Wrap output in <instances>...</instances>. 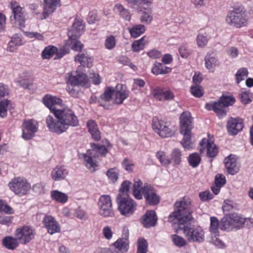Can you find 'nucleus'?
Here are the masks:
<instances>
[{"instance_id": "f257e3e1", "label": "nucleus", "mask_w": 253, "mask_h": 253, "mask_svg": "<svg viewBox=\"0 0 253 253\" xmlns=\"http://www.w3.org/2000/svg\"><path fill=\"white\" fill-rule=\"evenodd\" d=\"M43 104L53 114L56 120L48 115L46 124L49 130L58 134L66 132L69 127L79 125V120L71 109L65 106L62 99L56 96L46 94L43 98Z\"/></svg>"}, {"instance_id": "f03ea898", "label": "nucleus", "mask_w": 253, "mask_h": 253, "mask_svg": "<svg viewBox=\"0 0 253 253\" xmlns=\"http://www.w3.org/2000/svg\"><path fill=\"white\" fill-rule=\"evenodd\" d=\"M174 207V211L169 216V222L177 223L179 226L191 220L192 211L190 202L184 200L176 201Z\"/></svg>"}, {"instance_id": "7ed1b4c3", "label": "nucleus", "mask_w": 253, "mask_h": 253, "mask_svg": "<svg viewBox=\"0 0 253 253\" xmlns=\"http://www.w3.org/2000/svg\"><path fill=\"white\" fill-rule=\"evenodd\" d=\"M108 153V150L103 145H99L93 143L91 144V149L87 151L86 153L82 154L85 166L91 171H95V168L98 167V162L96 159L99 155L105 156Z\"/></svg>"}, {"instance_id": "20e7f679", "label": "nucleus", "mask_w": 253, "mask_h": 253, "mask_svg": "<svg viewBox=\"0 0 253 253\" xmlns=\"http://www.w3.org/2000/svg\"><path fill=\"white\" fill-rule=\"evenodd\" d=\"M181 230L185 237L189 242L201 243L204 241L205 235L203 229L200 227H192L188 223L178 226L177 231Z\"/></svg>"}, {"instance_id": "39448f33", "label": "nucleus", "mask_w": 253, "mask_h": 253, "mask_svg": "<svg viewBox=\"0 0 253 253\" xmlns=\"http://www.w3.org/2000/svg\"><path fill=\"white\" fill-rule=\"evenodd\" d=\"M152 128L154 131L162 138L172 137L175 131L170 127V123L165 122L158 117H154L152 120Z\"/></svg>"}, {"instance_id": "423d86ee", "label": "nucleus", "mask_w": 253, "mask_h": 253, "mask_svg": "<svg viewBox=\"0 0 253 253\" xmlns=\"http://www.w3.org/2000/svg\"><path fill=\"white\" fill-rule=\"evenodd\" d=\"M226 22L237 28L245 26L247 19L244 12L240 8H235L230 11L226 18Z\"/></svg>"}, {"instance_id": "0eeeda50", "label": "nucleus", "mask_w": 253, "mask_h": 253, "mask_svg": "<svg viewBox=\"0 0 253 253\" xmlns=\"http://www.w3.org/2000/svg\"><path fill=\"white\" fill-rule=\"evenodd\" d=\"M117 203L118 209L122 215L128 216L131 215L136 209V203L128 196L122 197L121 194L118 195Z\"/></svg>"}, {"instance_id": "6e6552de", "label": "nucleus", "mask_w": 253, "mask_h": 253, "mask_svg": "<svg viewBox=\"0 0 253 253\" xmlns=\"http://www.w3.org/2000/svg\"><path fill=\"white\" fill-rule=\"evenodd\" d=\"M10 8L12 14L10 17V21H13L15 24L18 25L19 28L22 29L25 27L26 20V14L24 9L15 1L10 3Z\"/></svg>"}, {"instance_id": "1a4fd4ad", "label": "nucleus", "mask_w": 253, "mask_h": 253, "mask_svg": "<svg viewBox=\"0 0 253 253\" xmlns=\"http://www.w3.org/2000/svg\"><path fill=\"white\" fill-rule=\"evenodd\" d=\"M99 214L104 217H113L114 212L113 210L111 197L109 195H102L98 201Z\"/></svg>"}, {"instance_id": "9d476101", "label": "nucleus", "mask_w": 253, "mask_h": 253, "mask_svg": "<svg viewBox=\"0 0 253 253\" xmlns=\"http://www.w3.org/2000/svg\"><path fill=\"white\" fill-rule=\"evenodd\" d=\"M9 187L16 195L20 196L26 194L31 188L27 180L20 177L13 178L9 183Z\"/></svg>"}, {"instance_id": "9b49d317", "label": "nucleus", "mask_w": 253, "mask_h": 253, "mask_svg": "<svg viewBox=\"0 0 253 253\" xmlns=\"http://www.w3.org/2000/svg\"><path fill=\"white\" fill-rule=\"evenodd\" d=\"M65 78L67 84L72 86L88 87L89 85L88 79L85 74L69 72L66 75Z\"/></svg>"}, {"instance_id": "f8f14e48", "label": "nucleus", "mask_w": 253, "mask_h": 253, "mask_svg": "<svg viewBox=\"0 0 253 253\" xmlns=\"http://www.w3.org/2000/svg\"><path fill=\"white\" fill-rule=\"evenodd\" d=\"M142 193L147 204L156 205L160 202V197L157 194L155 190L150 185L145 184L142 189Z\"/></svg>"}, {"instance_id": "ddd939ff", "label": "nucleus", "mask_w": 253, "mask_h": 253, "mask_svg": "<svg viewBox=\"0 0 253 253\" xmlns=\"http://www.w3.org/2000/svg\"><path fill=\"white\" fill-rule=\"evenodd\" d=\"M200 151L204 153L206 150L207 155L211 158L215 157L218 153V148L211 139L203 138L200 143Z\"/></svg>"}, {"instance_id": "4468645a", "label": "nucleus", "mask_w": 253, "mask_h": 253, "mask_svg": "<svg viewBox=\"0 0 253 253\" xmlns=\"http://www.w3.org/2000/svg\"><path fill=\"white\" fill-rule=\"evenodd\" d=\"M14 235L17 238L19 242L22 244L29 243L32 235V229L30 226H23L17 228L14 232Z\"/></svg>"}, {"instance_id": "2eb2a0df", "label": "nucleus", "mask_w": 253, "mask_h": 253, "mask_svg": "<svg viewBox=\"0 0 253 253\" xmlns=\"http://www.w3.org/2000/svg\"><path fill=\"white\" fill-rule=\"evenodd\" d=\"M114 89V103L118 105L121 104L128 97L129 91L125 85L121 84H117Z\"/></svg>"}, {"instance_id": "dca6fc26", "label": "nucleus", "mask_w": 253, "mask_h": 253, "mask_svg": "<svg viewBox=\"0 0 253 253\" xmlns=\"http://www.w3.org/2000/svg\"><path fill=\"white\" fill-rule=\"evenodd\" d=\"M179 119L180 131H191L193 127L191 113L187 111L183 112Z\"/></svg>"}, {"instance_id": "f3484780", "label": "nucleus", "mask_w": 253, "mask_h": 253, "mask_svg": "<svg viewBox=\"0 0 253 253\" xmlns=\"http://www.w3.org/2000/svg\"><path fill=\"white\" fill-rule=\"evenodd\" d=\"M43 221L44 226L50 234H53L60 231V225L53 217L50 215H46Z\"/></svg>"}, {"instance_id": "a211bd4d", "label": "nucleus", "mask_w": 253, "mask_h": 253, "mask_svg": "<svg viewBox=\"0 0 253 253\" xmlns=\"http://www.w3.org/2000/svg\"><path fill=\"white\" fill-rule=\"evenodd\" d=\"M44 8L43 12V18H46L50 14L53 13L58 7L60 6V0H44Z\"/></svg>"}, {"instance_id": "6ab92c4d", "label": "nucleus", "mask_w": 253, "mask_h": 253, "mask_svg": "<svg viewBox=\"0 0 253 253\" xmlns=\"http://www.w3.org/2000/svg\"><path fill=\"white\" fill-rule=\"evenodd\" d=\"M84 30V25L78 20H75L71 29L69 31L68 35L69 39L79 38Z\"/></svg>"}, {"instance_id": "aec40b11", "label": "nucleus", "mask_w": 253, "mask_h": 253, "mask_svg": "<svg viewBox=\"0 0 253 253\" xmlns=\"http://www.w3.org/2000/svg\"><path fill=\"white\" fill-rule=\"evenodd\" d=\"M243 124L241 121L231 118L227 123V129L231 135H236L243 128Z\"/></svg>"}, {"instance_id": "412c9836", "label": "nucleus", "mask_w": 253, "mask_h": 253, "mask_svg": "<svg viewBox=\"0 0 253 253\" xmlns=\"http://www.w3.org/2000/svg\"><path fill=\"white\" fill-rule=\"evenodd\" d=\"M157 221V215L153 211H148L143 216L142 223L146 228H148L155 225Z\"/></svg>"}, {"instance_id": "4be33fe9", "label": "nucleus", "mask_w": 253, "mask_h": 253, "mask_svg": "<svg viewBox=\"0 0 253 253\" xmlns=\"http://www.w3.org/2000/svg\"><path fill=\"white\" fill-rule=\"evenodd\" d=\"M116 250L114 253H125L129 248V241L127 238H119L114 244Z\"/></svg>"}, {"instance_id": "5701e85b", "label": "nucleus", "mask_w": 253, "mask_h": 253, "mask_svg": "<svg viewBox=\"0 0 253 253\" xmlns=\"http://www.w3.org/2000/svg\"><path fill=\"white\" fill-rule=\"evenodd\" d=\"M224 163L228 173L233 175L239 171L236 160L231 155L225 159Z\"/></svg>"}, {"instance_id": "b1692460", "label": "nucleus", "mask_w": 253, "mask_h": 253, "mask_svg": "<svg viewBox=\"0 0 253 253\" xmlns=\"http://www.w3.org/2000/svg\"><path fill=\"white\" fill-rule=\"evenodd\" d=\"M169 164H172L174 167L179 166L182 160V152L178 148L173 149L169 155Z\"/></svg>"}, {"instance_id": "393cba45", "label": "nucleus", "mask_w": 253, "mask_h": 253, "mask_svg": "<svg viewBox=\"0 0 253 253\" xmlns=\"http://www.w3.org/2000/svg\"><path fill=\"white\" fill-rule=\"evenodd\" d=\"M20 243L17 237L6 236L2 239V244L4 247L8 250L15 249Z\"/></svg>"}, {"instance_id": "a878e982", "label": "nucleus", "mask_w": 253, "mask_h": 253, "mask_svg": "<svg viewBox=\"0 0 253 253\" xmlns=\"http://www.w3.org/2000/svg\"><path fill=\"white\" fill-rule=\"evenodd\" d=\"M51 176L55 181L64 179L67 174L66 169L63 167H56L52 171Z\"/></svg>"}, {"instance_id": "bb28decb", "label": "nucleus", "mask_w": 253, "mask_h": 253, "mask_svg": "<svg viewBox=\"0 0 253 253\" xmlns=\"http://www.w3.org/2000/svg\"><path fill=\"white\" fill-rule=\"evenodd\" d=\"M87 126L93 138L96 140H99L101 138V135L95 122L91 120L88 121L87 123Z\"/></svg>"}, {"instance_id": "cd10ccee", "label": "nucleus", "mask_w": 253, "mask_h": 253, "mask_svg": "<svg viewBox=\"0 0 253 253\" xmlns=\"http://www.w3.org/2000/svg\"><path fill=\"white\" fill-rule=\"evenodd\" d=\"M115 89L112 86H107L105 88L104 93L101 95L100 99L98 100V103L100 106L104 107V105L101 102V101L109 102L114 95Z\"/></svg>"}, {"instance_id": "c85d7f7f", "label": "nucleus", "mask_w": 253, "mask_h": 253, "mask_svg": "<svg viewBox=\"0 0 253 253\" xmlns=\"http://www.w3.org/2000/svg\"><path fill=\"white\" fill-rule=\"evenodd\" d=\"M231 219L232 222V227L234 229L242 228L246 221V219L237 213L231 214Z\"/></svg>"}, {"instance_id": "c756f323", "label": "nucleus", "mask_w": 253, "mask_h": 253, "mask_svg": "<svg viewBox=\"0 0 253 253\" xmlns=\"http://www.w3.org/2000/svg\"><path fill=\"white\" fill-rule=\"evenodd\" d=\"M114 10L118 12L119 15L126 21H130L131 19V14L129 10L125 8L124 6L120 3L116 4L114 8Z\"/></svg>"}, {"instance_id": "7c9ffc66", "label": "nucleus", "mask_w": 253, "mask_h": 253, "mask_svg": "<svg viewBox=\"0 0 253 253\" xmlns=\"http://www.w3.org/2000/svg\"><path fill=\"white\" fill-rule=\"evenodd\" d=\"M75 61L84 67H90L91 65L92 59L88 55L82 53L75 56Z\"/></svg>"}, {"instance_id": "2f4dec72", "label": "nucleus", "mask_w": 253, "mask_h": 253, "mask_svg": "<svg viewBox=\"0 0 253 253\" xmlns=\"http://www.w3.org/2000/svg\"><path fill=\"white\" fill-rule=\"evenodd\" d=\"M134 183L133 186V195L134 197L137 199H141L142 198V182L138 178L134 180Z\"/></svg>"}, {"instance_id": "473e14b6", "label": "nucleus", "mask_w": 253, "mask_h": 253, "mask_svg": "<svg viewBox=\"0 0 253 253\" xmlns=\"http://www.w3.org/2000/svg\"><path fill=\"white\" fill-rule=\"evenodd\" d=\"M50 195L52 199L62 204L66 203L68 200V197L66 194L58 190L52 191Z\"/></svg>"}, {"instance_id": "72a5a7b5", "label": "nucleus", "mask_w": 253, "mask_h": 253, "mask_svg": "<svg viewBox=\"0 0 253 253\" xmlns=\"http://www.w3.org/2000/svg\"><path fill=\"white\" fill-rule=\"evenodd\" d=\"M22 137L25 140H29L32 138V121H25L23 124Z\"/></svg>"}, {"instance_id": "f704fd0d", "label": "nucleus", "mask_w": 253, "mask_h": 253, "mask_svg": "<svg viewBox=\"0 0 253 253\" xmlns=\"http://www.w3.org/2000/svg\"><path fill=\"white\" fill-rule=\"evenodd\" d=\"M183 135V138L181 144L185 149H190L193 148V143L191 141V131H180Z\"/></svg>"}, {"instance_id": "c9c22d12", "label": "nucleus", "mask_w": 253, "mask_h": 253, "mask_svg": "<svg viewBox=\"0 0 253 253\" xmlns=\"http://www.w3.org/2000/svg\"><path fill=\"white\" fill-rule=\"evenodd\" d=\"M169 71V68L159 62H155L152 69V72L156 75L159 74H166Z\"/></svg>"}, {"instance_id": "e433bc0d", "label": "nucleus", "mask_w": 253, "mask_h": 253, "mask_svg": "<svg viewBox=\"0 0 253 253\" xmlns=\"http://www.w3.org/2000/svg\"><path fill=\"white\" fill-rule=\"evenodd\" d=\"M231 219V214L224 216L220 223V228L222 230H232V222Z\"/></svg>"}, {"instance_id": "4c0bfd02", "label": "nucleus", "mask_w": 253, "mask_h": 253, "mask_svg": "<svg viewBox=\"0 0 253 253\" xmlns=\"http://www.w3.org/2000/svg\"><path fill=\"white\" fill-rule=\"evenodd\" d=\"M209 38L206 33L199 34L196 37V41L198 46L200 48L206 47L208 43Z\"/></svg>"}, {"instance_id": "58836bf2", "label": "nucleus", "mask_w": 253, "mask_h": 253, "mask_svg": "<svg viewBox=\"0 0 253 253\" xmlns=\"http://www.w3.org/2000/svg\"><path fill=\"white\" fill-rule=\"evenodd\" d=\"M30 79V74L27 75L26 73H24L19 79L16 80V82L23 88H29Z\"/></svg>"}, {"instance_id": "ea45409f", "label": "nucleus", "mask_w": 253, "mask_h": 253, "mask_svg": "<svg viewBox=\"0 0 253 253\" xmlns=\"http://www.w3.org/2000/svg\"><path fill=\"white\" fill-rule=\"evenodd\" d=\"M210 221V232L212 235H218V228H220V224L218 220L215 217H211Z\"/></svg>"}, {"instance_id": "a19ab883", "label": "nucleus", "mask_w": 253, "mask_h": 253, "mask_svg": "<svg viewBox=\"0 0 253 253\" xmlns=\"http://www.w3.org/2000/svg\"><path fill=\"white\" fill-rule=\"evenodd\" d=\"M216 58L211 54H207L205 57V64L207 69L211 72H213V65H215L217 62Z\"/></svg>"}, {"instance_id": "79ce46f5", "label": "nucleus", "mask_w": 253, "mask_h": 253, "mask_svg": "<svg viewBox=\"0 0 253 253\" xmlns=\"http://www.w3.org/2000/svg\"><path fill=\"white\" fill-rule=\"evenodd\" d=\"M57 51V49L54 46L46 47L42 52V57L43 59H50Z\"/></svg>"}, {"instance_id": "37998d69", "label": "nucleus", "mask_w": 253, "mask_h": 253, "mask_svg": "<svg viewBox=\"0 0 253 253\" xmlns=\"http://www.w3.org/2000/svg\"><path fill=\"white\" fill-rule=\"evenodd\" d=\"M219 118H222L226 115V111L225 106L220 103V100L218 102H214V108L213 110Z\"/></svg>"}, {"instance_id": "c03bdc74", "label": "nucleus", "mask_w": 253, "mask_h": 253, "mask_svg": "<svg viewBox=\"0 0 253 253\" xmlns=\"http://www.w3.org/2000/svg\"><path fill=\"white\" fill-rule=\"evenodd\" d=\"M145 31V26L143 25H138L129 29V32L131 37L137 38Z\"/></svg>"}, {"instance_id": "a18cd8bd", "label": "nucleus", "mask_w": 253, "mask_h": 253, "mask_svg": "<svg viewBox=\"0 0 253 253\" xmlns=\"http://www.w3.org/2000/svg\"><path fill=\"white\" fill-rule=\"evenodd\" d=\"M188 163L193 168L197 167L201 162V157L197 153H194L188 157Z\"/></svg>"}, {"instance_id": "49530a36", "label": "nucleus", "mask_w": 253, "mask_h": 253, "mask_svg": "<svg viewBox=\"0 0 253 253\" xmlns=\"http://www.w3.org/2000/svg\"><path fill=\"white\" fill-rule=\"evenodd\" d=\"M147 42L145 41L144 37L139 40L135 41L132 44V49L135 52L139 51L144 49Z\"/></svg>"}, {"instance_id": "de8ad7c7", "label": "nucleus", "mask_w": 253, "mask_h": 253, "mask_svg": "<svg viewBox=\"0 0 253 253\" xmlns=\"http://www.w3.org/2000/svg\"><path fill=\"white\" fill-rule=\"evenodd\" d=\"M137 253H147L148 243L143 238H139L137 241Z\"/></svg>"}, {"instance_id": "09e8293b", "label": "nucleus", "mask_w": 253, "mask_h": 253, "mask_svg": "<svg viewBox=\"0 0 253 253\" xmlns=\"http://www.w3.org/2000/svg\"><path fill=\"white\" fill-rule=\"evenodd\" d=\"M248 75L247 68H242L239 69L236 74V81L237 84L245 80Z\"/></svg>"}, {"instance_id": "8fccbe9b", "label": "nucleus", "mask_w": 253, "mask_h": 253, "mask_svg": "<svg viewBox=\"0 0 253 253\" xmlns=\"http://www.w3.org/2000/svg\"><path fill=\"white\" fill-rule=\"evenodd\" d=\"M10 101L5 99L0 102V117L5 118L7 116V112Z\"/></svg>"}, {"instance_id": "3c124183", "label": "nucleus", "mask_w": 253, "mask_h": 253, "mask_svg": "<svg viewBox=\"0 0 253 253\" xmlns=\"http://www.w3.org/2000/svg\"><path fill=\"white\" fill-rule=\"evenodd\" d=\"M171 239L174 244L179 248L183 247L187 244L186 240L183 238L176 235H172Z\"/></svg>"}, {"instance_id": "603ef678", "label": "nucleus", "mask_w": 253, "mask_h": 253, "mask_svg": "<svg viewBox=\"0 0 253 253\" xmlns=\"http://www.w3.org/2000/svg\"><path fill=\"white\" fill-rule=\"evenodd\" d=\"M220 101L223 106L227 107L232 105L235 102V99L233 96L222 95L220 98Z\"/></svg>"}, {"instance_id": "864d4df0", "label": "nucleus", "mask_w": 253, "mask_h": 253, "mask_svg": "<svg viewBox=\"0 0 253 253\" xmlns=\"http://www.w3.org/2000/svg\"><path fill=\"white\" fill-rule=\"evenodd\" d=\"M116 40L113 36L108 37L105 40L104 45L106 48L109 50L113 49L116 46Z\"/></svg>"}, {"instance_id": "5fc2aeb1", "label": "nucleus", "mask_w": 253, "mask_h": 253, "mask_svg": "<svg viewBox=\"0 0 253 253\" xmlns=\"http://www.w3.org/2000/svg\"><path fill=\"white\" fill-rule=\"evenodd\" d=\"M123 168L128 172H132L134 167L133 162L127 158L125 159L122 163Z\"/></svg>"}, {"instance_id": "6e6d98bb", "label": "nucleus", "mask_w": 253, "mask_h": 253, "mask_svg": "<svg viewBox=\"0 0 253 253\" xmlns=\"http://www.w3.org/2000/svg\"><path fill=\"white\" fill-rule=\"evenodd\" d=\"M156 157L162 165L167 166L169 164V158H167L165 152L164 151L158 152L156 154Z\"/></svg>"}, {"instance_id": "4d7b16f0", "label": "nucleus", "mask_w": 253, "mask_h": 253, "mask_svg": "<svg viewBox=\"0 0 253 253\" xmlns=\"http://www.w3.org/2000/svg\"><path fill=\"white\" fill-rule=\"evenodd\" d=\"M130 182L125 181L123 182L120 188L119 194L122 195V197L127 196V193L130 188Z\"/></svg>"}, {"instance_id": "13d9d810", "label": "nucleus", "mask_w": 253, "mask_h": 253, "mask_svg": "<svg viewBox=\"0 0 253 253\" xmlns=\"http://www.w3.org/2000/svg\"><path fill=\"white\" fill-rule=\"evenodd\" d=\"M77 38L69 39L71 41V48L74 50L81 51L82 50L84 45L81 42L77 40Z\"/></svg>"}, {"instance_id": "bf43d9fd", "label": "nucleus", "mask_w": 253, "mask_h": 253, "mask_svg": "<svg viewBox=\"0 0 253 253\" xmlns=\"http://www.w3.org/2000/svg\"><path fill=\"white\" fill-rule=\"evenodd\" d=\"M192 94L196 97H200L203 95V89L202 87L198 85L192 86L190 89Z\"/></svg>"}, {"instance_id": "052dcab7", "label": "nucleus", "mask_w": 253, "mask_h": 253, "mask_svg": "<svg viewBox=\"0 0 253 253\" xmlns=\"http://www.w3.org/2000/svg\"><path fill=\"white\" fill-rule=\"evenodd\" d=\"M106 174L109 179L112 182H114L118 179L119 173L115 168H111L108 169Z\"/></svg>"}, {"instance_id": "680f3d73", "label": "nucleus", "mask_w": 253, "mask_h": 253, "mask_svg": "<svg viewBox=\"0 0 253 253\" xmlns=\"http://www.w3.org/2000/svg\"><path fill=\"white\" fill-rule=\"evenodd\" d=\"M251 95L249 91H244L240 94V99L241 102L247 104L252 101Z\"/></svg>"}, {"instance_id": "e2e57ef3", "label": "nucleus", "mask_w": 253, "mask_h": 253, "mask_svg": "<svg viewBox=\"0 0 253 253\" xmlns=\"http://www.w3.org/2000/svg\"><path fill=\"white\" fill-rule=\"evenodd\" d=\"M226 52L229 57L231 58H235L238 57L239 51L238 48L234 46H231L228 48Z\"/></svg>"}, {"instance_id": "0e129e2a", "label": "nucleus", "mask_w": 253, "mask_h": 253, "mask_svg": "<svg viewBox=\"0 0 253 253\" xmlns=\"http://www.w3.org/2000/svg\"><path fill=\"white\" fill-rule=\"evenodd\" d=\"M0 211L4 212L7 214L13 213L12 209L8 205L5 204L3 201L0 200Z\"/></svg>"}, {"instance_id": "69168bd1", "label": "nucleus", "mask_w": 253, "mask_h": 253, "mask_svg": "<svg viewBox=\"0 0 253 253\" xmlns=\"http://www.w3.org/2000/svg\"><path fill=\"white\" fill-rule=\"evenodd\" d=\"M153 20V17L150 13L143 12L141 16L140 20L145 24L150 23Z\"/></svg>"}, {"instance_id": "338daca9", "label": "nucleus", "mask_w": 253, "mask_h": 253, "mask_svg": "<svg viewBox=\"0 0 253 253\" xmlns=\"http://www.w3.org/2000/svg\"><path fill=\"white\" fill-rule=\"evenodd\" d=\"M226 183L225 177L222 174H218L215 176L214 183L216 186L222 187Z\"/></svg>"}, {"instance_id": "774afa93", "label": "nucleus", "mask_w": 253, "mask_h": 253, "mask_svg": "<svg viewBox=\"0 0 253 253\" xmlns=\"http://www.w3.org/2000/svg\"><path fill=\"white\" fill-rule=\"evenodd\" d=\"M179 52L180 56L182 58H187L191 53L190 50L186 46H181L179 49Z\"/></svg>"}]
</instances>
